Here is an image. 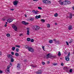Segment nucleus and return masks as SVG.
I'll return each mask as SVG.
<instances>
[{
    "label": "nucleus",
    "mask_w": 74,
    "mask_h": 74,
    "mask_svg": "<svg viewBox=\"0 0 74 74\" xmlns=\"http://www.w3.org/2000/svg\"><path fill=\"white\" fill-rule=\"evenodd\" d=\"M11 67V66L8 65L7 66V68L5 70V72L7 74H8L10 73V68Z\"/></svg>",
    "instance_id": "obj_1"
},
{
    "label": "nucleus",
    "mask_w": 74,
    "mask_h": 74,
    "mask_svg": "<svg viewBox=\"0 0 74 74\" xmlns=\"http://www.w3.org/2000/svg\"><path fill=\"white\" fill-rule=\"evenodd\" d=\"M33 29L34 30H36V31H37L38 30H39V29H40V27L37 25H36L35 26H34L33 27Z\"/></svg>",
    "instance_id": "obj_2"
},
{
    "label": "nucleus",
    "mask_w": 74,
    "mask_h": 74,
    "mask_svg": "<svg viewBox=\"0 0 74 74\" xmlns=\"http://www.w3.org/2000/svg\"><path fill=\"white\" fill-rule=\"evenodd\" d=\"M70 55V53L69 52L68 54V56L65 57V60L66 61L68 62L70 60V58H69V56Z\"/></svg>",
    "instance_id": "obj_3"
},
{
    "label": "nucleus",
    "mask_w": 74,
    "mask_h": 74,
    "mask_svg": "<svg viewBox=\"0 0 74 74\" xmlns=\"http://www.w3.org/2000/svg\"><path fill=\"white\" fill-rule=\"evenodd\" d=\"M42 2L43 3H45L46 4H48V3H51V1H48V0H43Z\"/></svg>",
    "instance_id": "obj_4"
},
{
    "label": "nucleus",
    "mask_w": 74,
    "mask_h": 74,
    "mask_svg": "<svg viewBox=\"0 0 74 74\" xmlns=\"http://www.w3.org/2000/svg\"><path fill=\"white\" fill-rule=\"evenodd\" d=\"M28 50H29V51H30V52H33L34 51L33 48L30 47H29Z\"/></svg>",
    "instance_id": "obj_5"
},
{
    "label": "nucleus",
    "mask_w": 74,
    "mask_h": 74,
    "mask_svg": "<svg viewBox=\"0 0 74 74\" xmlns=\"http://www.w3.org/2000/svg\"><path fill=\"white\" fill-rule=\"evenodd\" d=\"M7 57L9 59H11L13 58V56L11 54H9L7 55Z\"/></svg>",
    "instance_id": "obj_6"
},
{
    "label": "nucleus",
    "mask_w": 74,
    "mask_h": 74,
    "mask_svg": "<svg viewBox=\"0 0 74 74\" xmlns=\"http://www.w3.org/2000/svg\"><path fill=\"white\" fill-rule=\"evenodd\" d=\"M17 69L18 70H19L21 69V64L19 63H18L17 66Z\"/></svg>",
    "instance_id": "obj_7"
},
{
    "label": "nucleus",
    "mask_w": 74,
    "mask_h": 74,
    "mask_svg": "<svg viewBox=\"0 0 74 74\" xmlns=\"http://www.w3.org/2000/svg\"><path fill=\"white\" fill-rule=\"evenodd\" d=\"M12 27H13V29L15 31H17V27L16 26L14 25L12 26Z\"/></svg>",
    "instance_id": "obj_8"
},
{
    "label": "nucleus",
    "mask_w": 74,
    "mask_h": 74,
    "mask_svg": "<svg viewBox=\"0 0 74 74\" xmlns=\"http://www.w3.org/2000/svg\"><path fill=\"white\" fill-rule=\"evenodd\" d=\"M18 1H15L13 2V4L14 5H16L18 4Z\"/></svg>",
    "instance_id": "obj_9"
},
{
    "label": "nucleus",
    "mask_w": 74,
    "mask_h": 74,
    "mask_svg": "<svg viewBox=\"0 0 74 74\" xmlns=\"http://www.w3.org/2000/svg\"><path fill=\"white\" fill-rule=\"evenodd\" d=\"M22 23L23 25H28L29 24L28 23H26L25 22V21H23L22 22Z\"/></svg>",
    "instance_id": "obj_10"
},
{
    "label": "nucleus",
    "mask_w": 74,
    "mask_h": 74,
    "mask_svg": "<svg viewBox=\"0 0 74 74\" xmlns=\"http://www.w3.org/2000/svg\"><path fill=\"white\" fill-rule=\"evenodd\" d=\"M42 71L41 70H38L36 72V73L37 74H40L42 73Z\"/></svg>",
    "instance_id": "obj_11"
},
{
    "label": "nucleus",
    "mask_w": 74,
    "mask_h": 74,
    "mask_svg": "<svg viewBox=\"0 0 74 74\" xmlns=\"http://www.w3.org/2000/svg\"><path fill=\"white\" fill-rule=\"evenodd\" d=\"M12 21H13V19H8L7 20V21L9 23H10L11 22H12Z\"/></svg>",
    "instance_id": "obj_12"
},
{
    "label": "nucleus",
    "mask_w": 74,
    "mask_h": 74,
    "mask_svg": "<svg viewBox=\"0 0 74 74\" xmlns=\"http://www.w3.org/2000/svg\"><path fill=\"white\" fill-rule=\"evenodd\" d=\"M40 17H41V16L40 15H39L38 16L37 15H36L35 16L36 18V19H38V18H40Z\"/></svg>",
    "instance_id": "obj_13"
},
{
    "label": "nucleus",
    "mask_w": 74,
    "mask_h": 74,
    "mask_svg": "<svg viewBox=\"0 0 74 74\" xmlns=\"http://www.w3.org/2000/svg\"><path fill=\"white\" fill-rule=\"evenodd\" d=\"M73 28L72 26L71 25H69L68 27L69 30H71Z\"/></svg>",
    "instance_id": "obj_14"
},
{
    "label": "nucleus",
    "mask_w": 74,
    "mask_h": 74,
    "mask_svg": "<svg viewBox=\"0 0 74 74\" xmlns=\"http://www.w3.org/2000/svg\"><path fill=\"white\" fill-rule=\"evenodd\" d=\"M56 57V56H53L52 55H50L49 56V58H55Z\"/></svg>",
    "instance_id": "obj_15"
},
{
    "label": "nucleus",
    "mask_w": 74,
    "mask_h": 74,
    "mask_svg": "<svg viewBox=\"0 0 74 74\" xmlns=\"http://www.w3.org/2000/svg\"><path fill=\"white\" fill-rule=\"evenodd\" d=\"M59 3L60 4H61V5H63L64 4V2H62L61 1V0H60L59 1Z\"/></svg>",
    "instance_id": "obj_16"
},
{
    "label": "nucleus",
    "mask_w": 74,
    "mask_h": 74,
    "mask_svg": "<svg viewBox=\"0 0 74 74\" xmlns=\"http://www.w3.org/2000/svg\"><path fill=\"white\" fill-rule=\"evenodd\" d=\"M64 5H67V0L65 1H64Z\"/></svg>",
    "instance_id": "obj_17"
},
{
    "label": "nucleus",
    "mask_w": 74,
    "mask_h": 74,
    "mask_svg": "<svg viewBox=\"0 0 74 74\" xmlns=\"http://www.w3.org/2000/svg\"><path fill=\"white\" fill-rule=\"evenodd\" d=\"M30 66L31 67H34V68H36L37 67V66H36V65H34L33 64H31L30 65Z\"/></svg>",
    "instance_id": "obj_18"
},
{
    "label": "nucleus",
    "mask_w": 74,
    "mask_h": 74,
    "mask_svg": "<svg viewBox=\"0 0 74 74\" xmlns=\"http://www.w3.org/2000/svg\"><path fill=\"white\" fill-rule=\"evenodd\" d=\"M50 55V54H49V53L47 55L46 57L47 59H48V58H49Z\"/></svg>",
    "instance_id": "obj_19"
},
{
    "label": "nucleus",
    "mask_w": 74,
    "mask_h": 74,
    "mask_svg": "<svg viewBox=\"0 0 74 74\" xmlns=\"http://www.w3.org/2000/svg\"><path fill=\"white\" fill-rule=\"evenodd\" d=\"M69 17L71 18H72L73 17V14L71 13H70L69 14Z\"/></svg>",
    "instance_id": "obj_20"
},
{
    "label": "nucleus",
    "mask_w": 74,
    "mask_h": 74,
    "mask_svg": "<svg viewBox=\"0 0 74 74\" xmlns=\"http://www.w3.org/2000/svg\"><path fill=\"white\" fill-rule=\"evenodd\" d=\"M73 40L71 39L69 41V43L70 44H71V43H72V42H73Z\"/></svg>",
    "instance_id": "obj_21"
},
{
    "label": "nucleus",
    "mask_w": 74,
    "mask_h": 74,
    "mask_svg": "<svg viewBox=\"0 0 74 74\" xmlns=\"http://www.w3.org/2000/svg\"><path fill=\"white\" fill-rule=\"evenodd\" d=\"M30 33V32H29V30H27V35H29Z\"/></svg>",
    "instance_id": "obj_22"
},
{
    "label": "nucleus",
    "mask_w": 74,
    "mask_h": 74,
    "mask_svg": "<svg viewBox=\"0 0 74 74\" xmlns=\"http://www.w3.org/2000/svg\"><path fill=\"white\" fill-rule=\"evenodd\" d=\"M29 47H29V46H25V48H26V49H29Z\"/></svg>",
    "instance_id": "obj_23"
},
{
    "label": "nucleus",
    "mask_w": 74,
    "mask_h": 74,
    "mask_svg": "<svg viewBox=\"0 0 74 74\" xmlns=\"http://www.w3.org/2000/svg\"><path fill=\"white\" fill-rule=\"evenodd\" d=\"M41 21L42 22H43V23H44L45 22V20L44 19H42L41 20Z\"/></svg>",
    "instance_id": "obj_24"
},
{
    "label": "nucleus",
    "mask_w": 74,
    "mask_h": 74,
    "mask_svg": "<svg viewBox=\"0 0 74 74\" xmlns=\"http://www.w3.org/2000/svg\"><path fill=\"white\" fill-rule=\"evenodd\" d=\"M11 62H14V60L13 59V58H11Z\"/></svg>",
    "instance_id": "obj_25"
},
{
    "label": "nucleus",
    "mask_w": 74,
    "mask_h": 74,
    "mask_svg": "<svg viewBox=\"0 0 74 74\" xmlns=\"http://www.w3.org/2000/svg\"><path fill=\"white\" fill-rule=\"evenodd\" d=\"M27 41H30L31 40V39L29 38H27Z\"/></svg>",
    "instance_id": "obj_26"
},
{
    "label": "nucleus",
    "mask_w": 74,
    "mask_h": 74,
    "mask_svg": "<svg viewBox=\"0 0 74 74\" xmlns=\"http://www.w3.org/2000/svg\"><path fill=\"white\" fill-rule=\"evenodd\" d=\"M15 55L16 56H18L19 54L18 53H15Z\"/></svg>",
    "instance_id": "obj_27"
},
{
    "label": "nucleus",
    "mask_w": 74,
    "mask_h": 74,
    "mask_svg": "<svg viewBox=\"0 0 74 74\" xmlns=\"http://www.w3.org/2000/svg\"><path fill=\"white\" fill-rule=\"evenodd\" d=\"M58 55L59 56H61V53H60V52L59 51Z\"/></svg>",
    "instance_id": "obj_28"
},
{
    "label": "nucleus",
    "mask_w": 74,
    "mask_h": 74,
    "mask_svg": "<svg viewBox=\"0 0 74 74\" xmlns=\"http://www.w3.org/2000/svg\"><path fill=\"white\" fill-rule=\"evenodd\" d=\"M19 49L18 48H17L16 50V51L17 52H19Z\"/></svg>",
    "instance_id": "obj_29"
},
{
    "label": "nucleus",
    "mask_w": 74,
    "mask_h": 74,
    "mask_svg": "<svg viewBox=\"0 0 74 74\" xmlns=\"http://www.w3.org/2000/svg\"><path fill=\"white\" fill-rule=\"evenodd\" d=\"M70 3H71V2H70V1L67 0V4H70Z\"/></svg>",
    "instance_id": "obj_30"
},
{
    "label": "nucleus",
    "mask_w": 74,
    "mask_h": 74,
    "mask_svg": "<svg viewBox=\"0 0 74 74\" xmlns=\"http://www.w3.org/2000/svg\"><path fill=\"white\" fill-rule=\"evenodd\" d=\"M49 42L50 43V44H52V42H53V41H52V40H50L49 41Z\"/></svg>",
    "instance_id": "obj_31"
},
{
    "label": "nucleus",
    "mask_w": 74,
    "mask_h": 74,
    "mask_svg": "<svg viewBox=\"0 0 74 74\" xmlns=\"http://www.w3.org/2000/svg\"><path fill=\"white\" fill-rule=\"evenodd\" d=\"M54 16L55 17H56L57 16H58V13H56L54 15Z\"/></svg>",
    "instance_id": "obj_32"
},
{
    "label": "nucleus",
    "mask_w": 74,
    "mask_h": 74,
    "mask_svg": "<svg viewBox=\"0 0 74 74\" xmlns=\"http://www.w3.org/2000/svg\"><path fill=\"white\" fill-rule=\"evenodd\" d=\"M12 51H15V47H12Z\"/></svg>",
    "instance_id": "obj_33"
},
{
    "label": "nucleus",
    "mask_w": 74,
    "mask_h": 74,
    "mask_svg": "<svg viewBox=\"0 0 74 74\" xmlns=\"http://www.w3.org/2000/svg\"><path fill=\"white\" fill-rule=\"evenodd\" d=\"M6 36H7V37H10V34H6Z\"/></svg>",
    "instance_id": "obj_34"
},
{
    "label": "nucleus",
    "mask_w": 74,
    "mask_h": 74,
    "mask_svg": "<svg viewBox=\"0 0 74 74\" xmlns=\"http://www.w3.org/2000/svg\"><path fill=\"white\" fill-rule=\"evenodd\" d=\"M32 12H33V13H34L35 14H36V13H37V12H36V11L35 10H33L32 11Z\"/></svg>",
    "instance_id": "obj_35"
},
{
    "label": "nucleus",
    "mask_w": 74,
    "mask_h": 74,
    "mask_svg": "<svg viewBox=\"0 0 74 74\" xmlns=\"http://www.w3.org/2000/svg\"><path fill=\"white\" fill-rule=\"evenodd\" d=\"M31 42H34V39H31Z\"/></svg>",
    "instance_id": "obj_36"
},
{
    "label": "nucleus",
    "mask_w": 74,
    "mask_h": 74,
    "mask_svg": "<svg viewBox=\"0 0 74 74\" xmlns=\"http://www.w3.org/2000/svg\"><path fill=\"white\" fill-rule=\"evenodd\" d=\"M34 18H32L30 19V21H34Z\"/></svg>",
    "instance_id": "obj_37"
},
{
    "label": "nucleus",
    "mask_w": 74,
    "mask_h": 74,
    "mask_svg": "<svg viewBox=\"0 0 74 74\" xmlns=\"http://www.w3.org/2000/svg\"><path fill=\"white\" fill-rule=\"evenodd\" d=\"M47 27L49 28V27H50V25L48 24L47 25Z\"/></svg>",
    "instance_id": "obj_38"
},
{
    "label": "nucleus",
    "mask_w": 74,
    "mask_h": 74,
    "mask_svg": "<svg viewBox=\"0 0 74 74\" xmlns=\"http://www.w3.org/2000/svg\"><path fill=\"white\" fill-rule=\"evenodd\" d=\"M16 47H17V48H20V47H20V46L18 45H16Z\"/></svg>",
    "instance_id": "obj_39"
},
{
    "label": "nucleus",
    "mask_w": 74,
    "mask_h": 74,
    "mask_svg": "<svg viewBox=\"0 0 74 74\" xmlns=\"http://www.w3.org/2000/svg\"><path fill=\"white\" fill-rule=\"evenodd\" d=\"M55 42H56V43H57V44H59V41H56Z\"/></svg>",
    "instance_id": "obj_40"
},
{
    "label": "nucleus",
    "mask_w": 74,
    "mask_h": 74,
    "mask_svg": "<svg viewBox=\"0 0 74 74\" xmlns=\"http://www.w3.org/2000/svg\"><path fill=\"white\" fill-rule=\"evenodd\" d=\"M42 48L43 50H44V51H45V50H44V47H45V46H42Z\"/></svg>",
    "instance_id": "obj_41"
},
{
    "label": "nucleus",
    "mask_w": 74,
    "mask_h": 74,
    "mask_svg": "<svg viewBox=\"0 0 74 74\" xmlns=\"http://www.w3.org/2000/svg\"><path fill=\"white\" fill-rule=\"evenodd\" d=\"M57 63H53V64L54 66H56L57 65Z\"/></svg>",
    "instance_id": "obj_42"
},
{
    "label": "nucleus",
    "mask_w": 74,
    "mask_h": 74,
    "mask_svg": "<svg viewBox=\"0 0 74 74\" xmlns=\"http://www.w3.org/2000/svg\"><path fill=\"white\" fill-rule=\"evenodd\" d=\"M42 63L43 65H45V63L44 62H42Z\"/></svg>",
    "instance_id": "obj_43"
},
{
    "label": "nucleus",
    "mask_w": 74,
    "mask_h": 74,
    "mask_svg": "<svg viewBox=\"0 0 74 74\" xmlns=\"http://www.w3.org/2000/svg\"><path fill=\"white\" fill-rule=\"evenodd\" d=\"M38 8L39 10H42V8H41V7H38Z\"/></svg>",
    "instance_id": "obj_44"
},
{
    "label": "nucleus",
    "mask_w": 74,
    "mask_h": 74,
    "mask_svg": "<svg viewBox=\"0 0 74 74\" xmlns=\"http://www.w3.org/2000/svg\"><path fill=\"white\" fill-rule=\"evenodd\" d=\"M11 54L12 55H14V53L13 51H12L11 52Z\"/></svg>",
    "instance_id": "obj_45"
},
{
    "label": "nucleus",
    "mask_w": 74,
    "mask_h": 74,
    "mask_svg": "<svg viewBox=\"0 0 74 74\" xmlns=\"http://www.w3.org/2000/svg\"><path fill=\"white\" fill-rule=\"evenodd\" d=\"M72 70H73V69H70V71H69V72L70 73H71V72H72Z\"/></svg>",
    "instance_id": "obj_46"
},
{
    "label": "nucleus",
    "mask_w": 74,
    "mask_h": 74,
    "mask_svg": "<svg viewBox=\"0 0 74 74\" xmlns=\"http://www.w3.org/2000/svg\"><path fill=\"white\" fill-rule=\"evenodd\" d=\"M66 42L67 45H69V43L67 42Z\"/></svg>",
    "instance_id": "obj_47"
},
{
    "label": "nucleus",
    "mask_w": 74,
    "mask_h": 74,
    "mask_svg": "<svg viewBox=\"0 0 74 74\" xmlns=\"http://www.w3.org/2000/svg\"><path fill=\"white\" fill-rule=\"evenodd\" d=\"M3 73V71L1 70H0V74H2Z\"/></svg>",
    "instance_id": "obj_48"
},
{
    "label": "nucleus",
    "mask_w": 74,
    "mask_h": 74,
    "mask_svg": "<svg viewBox=\"0 0 74 74\" xmlns=\"http://www.w3.org/2000/svg\"><path fill=\"white\" fill-rule=\"evenodd\" d=\"M38 12H39V11H38V10H36V14H37V13H38Z\"/></svg>",
    "instance_id": "obj_49"
},
{
    "label": "nucleus",
    "mask_w": 74,
    "mask_h": 74,
    "mask_svg": "<svg viewBox=\"0 0 74 74\" xmlns=\"http://www.w3.org/2000/svg\"><path fill=\"white\" fill-rule=\"evenodd\" d=\"M54 41H55V42L56 41V39H54L53 40Z\"/></svg>",
    "instance_id": "obj_50"
},
{
    "label": "nucleus",
    "mask_w": 74,
    "mask_h": 74,
    "mask_svg": "<svg viewBox=\"0 0 74 74\" xmlns=\"http://www.w3.org/2000/svg\"><path fill=\"white\" fill-rule=\"evenodd\" d=\"M2 54L1 53V52L0 51V56H1V55Z\"/></svg>",
    "instance_id": "obj_51"
},
{
    "label": "nucleus",
    "mask_w": 74,
    "mask_h": 74,
    "mask_svg": "<svg viewBox=\"0 0 74 74\" xmlns=\"http://www.w3.org/2000/svg\"><path fill=\"white\" fill-rule=\"evenodd\" d=\"M66 71H68V69H69V68L66 67Z\"/></svg>",
    "instance_id": "obj_52"
},
{
    "label": "nucleus",
    "mask_w": 74,
    "mask_h": 74,
    "mask_svg": "<svg viewBox=\"0 0 74 74\" xmlns=\"http://www.w3.org/2000/svg\"><path fill=\"white\" fill-rule=\"evenodd\" d=\"M61 65L62 66H63V63H62V64H61Z\"/></svg>",
    "instance_id": "obj_53"
},
{
    "label": "nucleus",
    "mask_w": 74,
    "mask_h": 74,
    "mask_svg": "<svg viewBox=\"0 0 74 74\" xmlns=\"http://www.w3.org/2000/svg\"><path fill=\"white\" fill-rule=\"evenodd\" d=\"M33 1H38V0H33Z\"/></svg>",
    "instance_id": "obj_54"
},
{
    "label": "nucleus",
    "mask_w": 74,
    "mask_h": 74,
    "mask_svg": "<svg viewBox=\"0 0 74 74\" xmlns=\"http://www.w3.org/2000/svg\"><path fill=\"white\" fill-rule=\"evenodd\" d=\"M27 30H29V28H27Z\"/></svg>",
    "instance_id": "obj_55"
},
{
    "label": "nucleus",
    "mask_w": 74,
    "mask_h": 74,
    "mask_svg": "<svg viewBox=\"0 0 74 74\" xmlns=\"http://www.w3.org/2000/svg\"><path fill=\"white\" fill-rule=\"evenodd\" d=\"M49 63H50L49 61H48L47 62V63H48V64H49Z\"/></svg>",
    "instance_id": "obj_56"
},
{
    "label": "nucleus",
    "mask_w": 74,
    "mask_h": 74,
    "mask_svg": "<svg viewBox=\"0 0 74 74\" xmlns=\"http://www.w3.org/2000/svg\"><path fill=\"white\" fill-rule=\"evenodd\" d=\"M23 34H21L20 35V36H22Z\"/></svg>",
    "instance_id": "obj_57"
},
{
    "label": "nucleus",
    "mask_w": 74,
    "mask_h": 74,
    "mask_svg": "<svg viewBox=\"0 0 74 74\" xmlns=\"http://www.w3.org/2000/svg\"><path fill=\"white\" fill-rule=\"evenodd\" d=\"M10 10H12V11H14V9H10Z\"/></svg>",
    "instance_id": "obj_58"
},
{
    "label": "nucleus",
    "mask_w": 74,
    "mask_h": 74,
    "mask_svg": "<svg viewBox=\"0 0 74 74\" xmlns=\"http://www.w3.org/2000/svg\"><path fill=\"white\" fill-rule=\"evenodd\" d=\"M4 26L5 27H7V25L6 24L5 25H4Z\"/></svg>",
    "instance_id": "obj_59"
},
{
    "label": "nucleus",
    "mask_w": 74,
    "mask_h": 74,
    "mask_svg": "<svg viewBox=\"0 0 74 74\" xmlns=\"http://www.w3.org/2000/svg\"><path fill=\"white\" fill-rule=\"evenodd\" d=\"M10 66H12V63H10Z\"/></svg>",
    "instance_id": "obj_60"
},
{
    "label": "nucleus",
    "mask_w": 74,
    "mask_h": 74,
    "mask_svg": "<svg viewBox=\"0 0 74 74\" xmlns=\"http://www.w3.org/2000/svg\"><path fill=\"white\" fill-rule=\"evenodd\" d=\"M2 21H5V19H4V18H2Z\"/></svg>",
    "instance_id": "obj_61"
},
{
    "label": "nucleus",
    "mask_w": 74,
    "mask_h": 74,
    "mask_svg": "<svg viewBox=\"0 0 74 74\" xmlns=\"http://www.w3.org/2000/svg\"><path fill=\"white\" fill-rule=\"evenodd\" d=\"M25 17H26V16H27V15H26V14H25Z\"/></svg>",
    "instance_id": "obj_62"
},
{
    "label": "nucleus",
    "mask_w": 74,
    "mask_h": 74,
    "mask_svg": "<svg viewBox=\"0 0 74 74\" xmlns=\"http://www.w3.org/2000/svg\"><path fill=\"white\" fill-rule=\"evenodd\" d=\"M55 25H57V23H55Z\"/></svg>",
    "instance_id": "obj_63"
},
{
    "label": "nucleus",
    "mask_w": 74,
    "mask_h": 74,
    "mask_svg": "<svg viewBox=\"0 0 74 74\" xmlns=\"http://www.w3.org/2000/svg\"><path fill=\"white\" fill-rule=\"evenodd\" d=\"M7 23H7V22H6L5 24H7Z\"/></svg>",
    "instance_id": "obj_64"
}]
</instances>
